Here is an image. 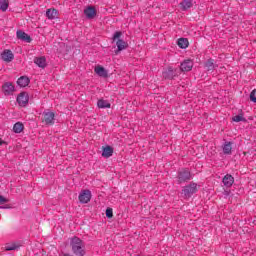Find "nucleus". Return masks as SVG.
Returning <instances> with one entry per match:
<instances>
[{
	"label": "nucleus",
	"mask_w": 256,
	"mask_h": 256,
	"mask_svg": "<svg viewBox=\"0 0 256 256\" xmlns=\"http://www.w3.org/2000/svg\"><path fill=\"white\" fill-rule=\"evenodd\" d=\"M122 37L123 32L121 31H116L112 37V41L113 43H116L118 49L116 53H119V51H124V49H127V47H129V44L121 39Z\"/></svg>",
	"instance_id": "nucleus-1"
},
{
	"label": "nucleus",
	"mask_w": 256,
	"mask_h": 256,
	"mask_svg": "<svg viewBox=\"0 0 256 256\" xmlns=\"http://www.w3.org/2000/svg\"><path fill=\"white\" fill-rule=\"evenodd\" d=\"M72 251L74 255L77 256H84L85 255V248L83 247V242L79 238H73L72 242Z\"/></svg>",
	"instance_id": "nucleus-2"
},
{
	"label": "nucleus",
	"mask_w": 256,
	"mask_h": 256,
	"mask_svg": "<svg viewBox=\"0 0 256 256\" xmlns=\"http://www.w3.org/2000/svg\"><path fill=\"white\" fill-rule=\"evenodd\" d=\"M42 123L44 125H47L48 127H50L51 125H55V112H43Z\"/></svg>",
	"instance_id": "nucleus-3"
},
{
	"label": "nucleus",
	"mask_w": 256,
	"mask_h": 256,
	"mask_svg": "<svg viewBox=\"0 0 256 256\" xmlns=\"http://www.w3.org/2000/svg\"><path fill=\"white\" fill-rule=\"evenodd\" d=\"M178 183H187V181H191V172L187 169H182L178 172Z\"/></svg>",
	"instance_id": "nucleus-4"
},
{
	"label": "nucleus",
	"mask_w": 256,
	"mask_h": 256,
	"mask_svg": "<svg viewBox=\"0 0 256 256\" xmlns=\"http://www.w3.org/2000/svg\"><path fill=\"white\" fill-rule=\"evenodd\" d=\"M17 103L20 107H25L29 103V94L27 92H21L17 97Z\"/></svg>",
	"instance_id": "nucleus-5"
},
{
	"label": "nucleus",
	"mask_w": 256,
	"mask_h": 256,
	"mask_svg": "<svg viewBox=\"0 0 256 256\" xmlns=\"http://www.w3.org/2000/svg\"><path fill=\"white\" fill-rule=\"evenodd\" d=\"M197 191V184L196 183H191L190 185L184 187L182 190V193L186 196L189 197L193 195Z\"/></svg>",
	"instance_id": "nucleus-6"
},
{
	"label": "nucleus",
	"mask_w": 256,
	"mask_h": 256,
	"mask_svg": "<svg viewBox=\"0 0 256 256\" xmlns=\"http://www.w3.org/2000/svg\"><path fill=\"white\" fill-rule=\"evenodd\" d=\"M80 203H89L91 201V191L84 190L79 194L78 197Z\"/></svg>",
	"instance_id": "nucleus-7"
},
{
	"label": "nucleus",
	"mask_w": 256,
	"mask_h": 256,
	"mask_svg": "<svg viewBox=\"0 0 256 256\" xmlns=\"http://www.w3.org/2000/svg\"><path fill=\"white\" fill-rule=\"evenodd\" d=\"M84 15L87 17V19H95V16L97 15V10L93 6H88L84 10Z\"/></svg>",
	"instance_id": "nucleus-8"
},
{
	"label": "nucleus",
	"mask_w": 256,
	"mask_h": 256,
	"mask_svg": "<svg viewBox=\"0 0 256 256\" xmlns=\"http://www.w3.org/2000/svg\"><path fill=\"white\" fill-rule=\"evenodd\" d=\"M1 58L6 63H11V61L15 59V55H13V52L11 50H4L1 54Z\"/></svg>",
	"instance_id": "nucleus-9"
},
{
	"label": "nucleus",
	"mask_w": 256,
	"mask_h": 256,
	"mask_svg": "<svg viewBox=\"0 0 256 256\" xmlns=\"http://www.w3.org/2000/svg\"><path fill=\"white\" fill-rule=\"evenodd\" d=\"M16 37L17 39H20V41H26V43H31L32 41L31 36H29L27 33L21 30H18L16 32Z\"/></svg>",
	"instance_id": "nucleus-10"
},
{
	"label": "nucleus",
	"mask_w": 256,
	"mask_h": 256,
	"mask_svg": "<svg viewBox=\"0 0 256 256\" xmlns=\"http://www.w3.org/2000/svg\"><path fill=\"white\" fill-rule=\"evenodd\" d=\"M34 63L35 65H37V67H40L41 69H45L47 67V59L45 58V56L34 58Z\"/></svg>",
	"instance_id": "nucleus-11"
},
{
	"label": "nucleus",
	"mask_w": 256,
	"mask_h": 256,
	"mask_svg": "<svg viewBox=\"0 0 256 256\" xmlns=\"http://www.w3.org/2000/svg\"><path fill=\"white\" fill-rule=\"evenodd\" d=\"M94 73H96V75H98L99 77H108L109 73L107 72V70H105V68L101 65H98L94 68Z\"/></svg>",
	"instance_id": "nucleus-12"
},
{
	"label": "nucleus",
	"mask_w": 256,
	"mask_h": 256,
	"mask_svg": "<svg viewBox=\"0 0 256 256\" xmlns=\"http://www.w3.org/2000/svg\"><path fill=\"white\" fill-rule=\"evenodd\" d=\"M224 187H232L233 183H235V178H233L230 174H226L222 180Z\"/></svg>",
	"instance_id": "nucleus-13"
},
{
	"label": "nucleus",
	"mask_w": 256,
	"mask_h": 256,
	"mask_svg": "<svg viewBox=\"0 0 256 256\" xmlns=\"http://www.w3.org/2000/svg\"><path fill=\"white\" fill-rule=\"evenodd\" d=\"M59 12L55 8L47 9L46 17L50 20L57 19Z\"/></svg>",
	"instance_id": "nucleus-14"
},
{
	"label": "nucleus",
	"mask_w": 256,
	"mask_h": 256,
	"mask_svg": "<svg viewBox=\"0 0 256 256\" xmlns=\"http://www.w3.org/2000/svg\"><path fill=\"white\" fill-rule=\"evenodd\" d=\"M181 71H191L193 69V61L191 60H185L183 63L180 65Z\"/></svg>",
	"instance_id": "nucleus-15"
},
{
	"label": "nucleus",
	"mask_w": 256,
	"mask_h": 256,
	"mask_svg": "<svg viewBox=\"0 0 256 256\" xmlns=\"http://www.w3.org/2000/svg\"><path fill=\"white\" fill-rule=\"evenodd\" d=\"M3 91H4L5 95H11V93H13V91H15V86H13L12 83L7 82L3 85Z\"/></svg>",
	"instance_id": "nucleus-16"
},
{
	"label": "nucleus",
	"mask_w": 256,
	"mask_h": 256,
	"mask_svg": "<svg viewBox=\"0 0 256 256\" xmlns=\"http://www.w3.org/2000/svg\"><path fill=\"white\" fill-rule=\"evenodd\" d=\"M97 105L99 109H111V103H109V101L104 99L98 100Z\"/></svg>",
	"instance_id": "nucleus-17"
},
{
	"label": "nucleus",
	"mask_w": 256,
	"mask_h": 256,
	"mask_svg": "<svg viewBox=\"0 0 256 256\" xmlns=\"http://www.w3.org/2000/svg\"><path fill=\"white\" fill-rule=\"evenodd\" d=\"M182 11H187V9H191L193 7V1L192 0H183L180 3Z\"/></svg>",
	"instance_id": "nucleus-18"
},
{
	"label": "nucleus",
	"mask_w": 256,
	"mask_h": 256,
	"mask_svg": "<svg viewBox=\"0 0 256 256\" xmlns=\"http://www.w3.org/2000/svg\"><path fill=\"white\" fill-rule=\"evenodd\" d=\"M205 67H206V71H215V69H217V65L215 64V60L209 59L205 63Z\"/></svg>",
	"instance_id": "nucleus-19"
},
{
	"label": "nucleus",
	"mask_w": 256,
	"mask_h": 256,
	"mask_svg": "<svg viewBox=\"0 0 256 256\" xmlns=\"http://www.w3.org/2000/svg\"><path fill=\"white\" fill-rule=\"evenodd\" d=\"M113 156V148L111 146L103 147L102 157H112Z\"/></svg>",
	"instance_id": "nucleus-20"
},
{
	"label": "nucleus",
	"mask_w": 256,
	"mask_h": 256,
	"mask_svg": "<svg viewBox=\"0 0 256 256\" xmlns=\"http://www.w3.org/2000/svg\"><path fill=\"white\" fill-rule=\"evenodd\" d=\"M178 47H180V49H187V47H189V40H187V38L178 39Z\"/></svg>",
	"instance_id": "nucleus-21"
},
{
	"label": "nucleus",
	"mask_w": 256,
	"mask_h": 256,
	"mask_svg": "<svg viewBox=\"0 0 256 256\" xmlns=\"http://www.w3.org/2000/svg\"><path fill=\"white\" fill-rule=\"evenodd\" d=\"M17 84L19 85V87H27V85H29V78H27L25 76H21L17 80Z\"/></svg>",
	"instance_id": "nucleus-22"
},
{
	"label": "nucleus",
	"mask_w": 256,
	"mask_h": 256,
	"mask_svg": "<svg viewBox=\"0 0 256 256\" xmlns=\"http://www.w3.org/2000/svg\"><path fill=\"white\" fill-rule=\"evenodd\" d=\"M19 247H21V245H19V243L13 242V243L7 244L5 246V250L6 251H17V249H19Z\"/></svg>",
	"instance_id": "nucleus-23"
},
{
	"label": "nucleus",
	"mask_w": 256,
	"mask_h": 256,
	"mask_svg": "<svg viewBox=\"0 0 256 256\" xmlns=\"http://www.w3.org/2000/svg\"><path fill=\"white\" fill-rule=\"evenodd\" d=\"M165 79H173L175 77V71L169 67L165 72H163Z\"/></svg>",
	"instance_id": "nucleus-24"
},
{
	"label": "nucleus",
	"mask_w": 256,
	"mask_h": 256,
	"mask_svg": "<svg viewBox=\"0 0 256 256\" xmlns=\"http://www.w3.org/2000/svg\"><path fill=\"white\" fill-rule=\"evenodd\" d=\"M231 151H233V147L231 146V142H226L223 145V153H224V155H231Z\"/></svg>",
	"instance_id": "nucleus-25"
},
{
	"label": "nucleus",
	"mask_w": 256,
	"mask_h": 256,
	"mask_svg": "<svg viewBox=\"0 0 256 256\" xmlns=\"http://www.w3.org/2000/svg\"><path fill=\"white\" fill-rule=\"evenodd\" d=\"M25 129V126L21 122H17L13 126L14 133H21Z\"/></svg>",
	"instance_id": "nucleus-26"
},
{
	"label": "nucleus",
	"mask_w": 256,
	"mask_h": 256,
	"mask_svg": "<svg viewBox=\"0 0 256 256\" xmlns=\"http://www.w3.org/2000/svg\"><path fill=\"white\" fill-rule=\"evenodd\" d=\"M0 9L1 11H7V9H9V1L0 0Z\"/></svg>",
	"instance_id": "nucleus-27"
},
{
	"label": "nucleus",
	"mask_w": 256,
	"mask_h": 256,
	"mask_svg": "<svg viewBox=\"0 0 256 256\" xmlns=\"http://www.w3.org/2000/svg\"><path fill=\"white\" fill-rule=\"evenodd\" d=\"M232 121H234L235 123H240V121H247V119H245V117H243V114H239L236 115L232 118Z\"/></svg>",
	"instance_id": "nucleus-28"
},
{
	"label": "nucleus",
	"mask_w": 256,
	"mask_h": 256,
	"mask_svg": "<svg viewBox=\"0 0 256 256\" xmlns=\"http://www.w3.org/2000/svg\"><path fill=\"white\" fill-rule=\"evenodd\" d=\"M250 101H252V103H256V89H254V90L250 93Z\"/></svg>",
	"instance_id": "nucleus-29"
},
{
	"label": "nucleus",
	"mask_w": 256,
	"mask_h": 256,
	"mask_svg": "<svg viewBox=\"0 0 256 256\" xmlns=\"http://www.w3.org/2000/svg\"><path fill=\"white\" fill-rule=\"evenodd\" d=\"M106 217H108V219L113 218V209L112 208H108L106 210Z\"/></svg>",
	"instance_id": "nucleus-30"
},
{
	"label": "nucleus",
	"mask_w": 256,
	"mask_h": 256,
	"mask_svg": "<svg viewBox=\"0 0 256 256\" xmlns=\"http://www.w3.org/2000/svg\"><path fill=\"white\" fill-rule=\"evenodd\" d=\"M5 203H9V200L4 196H0V205H5Z\"/></svg>",
	"instance_id": "nucleus-31"
},
{
	"label": "nucleus",
	"mask_w": 256,
	"mask_h": 256,
	"mask_svg": "<svg viewBox=\"0 0 256 256\" xmlns=\"http://www.w3.org/2000/svg\"><path fill=\"white\" fill-rule=\"evenodd\" d=\"M1 145H5V141H3L2 139H0V146Z\"/></svg>",
	"instance_id": "nucleus-32"
},
{
	"label": "nucleus",
	"mask_w": 256,
	"mask_h": 256,
	"mask_svg": "<svg viewBox=\"0 0 256 256\" xmlns=\"http://www.w3.org/2000/svg\"><path fill=\"white\" fill-rule=\"evenodd\" d=\"M60 256H73V255L64 253V254H61Z\"/></svg>",
	"instance_id": "nucleus-33"
}]
</instances>
